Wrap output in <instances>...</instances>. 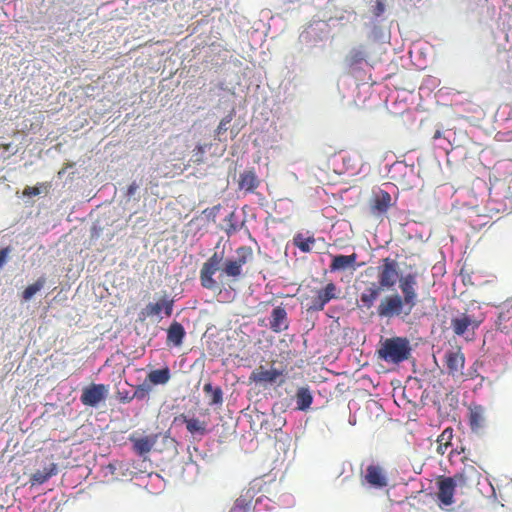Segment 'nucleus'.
<instances>
[{"instance_id":"obj_13","label":"nucleus","mask_w":512,"mask_h":512,"mask_svg":"<svg viewBox=\"0 0 512 512\" xmlns=\"http://www.w3.org/2000/svg\"><path fill=\"white\" fill-rule=\"evenodd\" d=\"M358 255L352 253L350 255H334L329 265L330 272H340L348 269L356 270L360 264H357Z\"/></svg>"},{"instance_id":"obj_10","label":"nucleus","mask_w":512,"mask_h":512,"mask_svg":"<svg viewBox=\"0 0 512 512\" xmlns=\"http://www.w3.org/2000/svg\"><path fill=\"white\" fill-rule=\"evenodd\" d=\"M108 389L104 384H91L82 390L81 402L86 406L95 407L107 397Z\"/></svg>"},{"instance_id":"obj_25","label":"nucleus","mask_w":512,"mask_h":512,"mask_svg":"<svg viewBox=\"0 0 512 512\" xmlns=\"http://www.w3.org/2000/svg\"><path fill=\"white\" fill-rule=\"evenodd\" d=\"M57 474V465L55 463H50L49 466L44 467L42 470H37L31 476V481L33 484H43L49 478Z\"/></svg>"},{"instance_id":"obj_16","label":"nucleus","mask_w":512,"mask_h":512,"mask_svg":"<svg viewBox=\"0 0 512 512\" xmlns=\"http://www.w3.org/2000/svg\"><path fill=\"white\" fill-rule=\"evenodd\" d=\"M173 305L174 300L170 299L168 295L165 294L158 302L147 304L142 313L146 317H152L159 315L162 311H164L165 315L169 317L172 315Z\"/></svg>"},{"instance_id":"obj_29","label":"nucleus","mask_w":512,"mask_h":512,"mask_svg":"<svg viewBox=\"0 0 512 512\" xmlns=\"http://www.w3.org/2000/svg\"><path fill=\"white\" fill-rule=\"evenodd\" d=\"M222 274L227 277L238 279L242 275V266H240L234 259H227L224 262Z\"/></svg>"},{"instance_id":"obj_20","label":"nucleus","mask_w":512,"mask_h":512,"mask_svg":"<svg viewBox=\"0 0 512 512\" xmlns=\"http://www.w3.org/2000/svg\"><path fill=\"white\" fill-rule=\"evenodd\" d=\"M238 185L240 190L252 193L259 187L260 180L253 170H246L240 174Z\"/></svg>"},{"instance_id":"obj_9","label":"nucleus","mask_w":512,"mask_h":512,"mask_svg":"<svg viewBox=\"0 0 512 512\" xmlns=\"http://www.w3.org/2000/svg\"><path fill=\"white\" fill-rule=\"evenodd\" d=\"M444 364L447 368L448 374L454 378L463 376L465 366V356L458 347L456 350H450L445 353Z\"/></svg>"},{"instance_id":"obj_8","label":"nucleus","mask_w":512,"mask_h":512,"mask_svg":"<svg viewBox=\"0 0 512 512\" xmlns=\"http://www.w3.org/2000/svg\"><path fill=\"white\" fill-rule=\"evenodd\" d=\"M362 483H367L370 487L383 489L388 485V477L385 469L378 464L367 466Z\"/></svg>"},{"instance_id":"obj_6","label":"nucleus","mask_w":512,"mask_h":512,"mask_svg":"<svg viewBox=\"0 0 512 512\" xmlns=\"http://www.w3.org/2000/svg\"><path fill=\"white\" fill-rule=\"evenodd\" d=\"M481 321L468 313H460L451 318L450 326L455 335L468 338V334H474Z\"/></svg>"},{"instance_id":"obj_26","label":"nucleus","mask_w":512,"mask_h":512,"mask_svg":"<svg viewBox=\"0 0 512 512\" xmlns=\"http://www.w3.org/2000/svg\"><path fill=\"white\" fill-rule=\"evenodd\" d=\"M171 378L170 369L168 367H164L162 369L152 370L147 375V379L153 385H164L168 383Z\"/></svg>"},{"instance_id":"obj_33","label":"nucleus","mask_w":512,"mask_h":512,"mask_svg":"<svg viewBox=\"0 0 512 512\" xmlns=\"http://www.w3.org/2000/svg\"><path fill=\"white\" fill-rule=\"evenodd\" d=\"M364 58L365 56L362 51L352 50L350 54L347 56V62L350 66H354L364 61Z\"/></svg>"},{"instance_id":"obj_23","label":"nucleus","mask_w":512,"mask_h":512,"mask_svg":"<svg viewBox=\"0 0 512 512\" xmlns=\"http://www.w3.org/2000/svg\"><path fill=\"white\" fill-rule=\"evenodd\" d=\"M295 399L297 409L301 411H307L313 402L312 393L307 386H302L297 389Z\"/></svg>"},{"instance_id":"obj_7","label":"nucleus","mask_w":512,"mask_h":512,"mask_svg":"<svg viewBox=\"0 0 512 512\" xmlns=\"http://www.w3.org/2000/svg\"><path fill=\"white\" fill-rule=\"evenodd\" d=\"M393 201L390 193L383 189L374 190L369 199L370 214L382 218L392 207Z\"/></svg>"},{"instance_id":"obj_42","label":"nucleus","mask_w":512,"mask_h":512,"mask_svg":"<svg viewBox=\"0 0 512 512\" xmlns=\"http://www.w3.org/2000/svg\"><path fill=\"white\" fill-rule=\"evenodd\" d=\"M0 148H3L4 150H9L10 149V144L7 143V144H1L0 145Z\"/></svg>"},{"instance_id":"obj_24","label":"nucleus","mask_w":512,"mask_h":512,"mask_svg":"<svg viewBox=\"0 0 512 512\" xmlns=\"http://www.w3.org/2000/svg\"><path fill=\"white\" fill-rule=\"evenodd\" d=\"M183 419V422L186 424V428L188 432L195 435L198 434L200 436H203L207 433V424L205 421H201L198 418H188L185 415L181 416Z\"/></svg>"},{"instance_id":"obj_32","label":"nucleus","mask_w":512,"mask_h":512,"mask_svg":"<svg viewBox=\"0 0 512 512\" xmlns=\"http://www.w3.org/2000/svg\"><path fill=\"white\" fill-rule=\"evenodd\" d=\"M254 258L253 250L250 246H240L236 249V257L234 258L235 261L240 266H244L251 262Z\"/></svg>"},{"instance_id":"obj_11","label":"nucleus","mask_w":512,"mask_h":512,"mask_svg":"<svg viewBox=\"0 0 512 512\" xmlns=\"http://www.w3.org/2000/svg\"><path fill=\"white\" fill-rule=\"evenodd\" d=\"M316 293L309 310L321 311L328 302L337 298V286L330 282Z\"/></svg>"},{"instance_id":"obj_30","label":"nucleus","mask_w":512,"mask_h":512,"mask_svg":"<svg viewBox=\"0 0 512 512\" xmlns=\"http://www.w3.org/2000/svg\"><path fill=\"white\" fill-rule=\"evenodd\" d=\"M453 437L452 428H446L437 439V452L440 455H444L447 451V448L451 445L450 441Z\"/></svg>"},{"instance_id":"obj_3","label":"nucleus","mask_w":512,"mask_h":512,"mask_svg":"<svg viewBox=\"0 0 512 512\" xmlns=\"http://www.w3.org/2000/svg\"><path fill=\"white\" fill-rule=\"evenodd\" d=\"M222 259V255L215 252L203 263L200 270V282L203 288L208 290H215L218 288L217 281L213 276L220 269Z\"/></svg>"},{"instance_id":"obj_1","label":"nucleus","mask_w":512,"mask_h":512,"mask_svg":"<svg viewBox=\"0 0 512 512\" xmlns=\"http://www.w3.org/2000/svg\"><path fill=\"white\" fill-rule=\"evenodd\" d=\"M377 355L379 359L387 363H402L408 360L411 355L410 342L405 337L387 338L381 342Z\"/></svg>"},{"instance_id":"obj_28","label":"nucleus","mask_w":512,"mask_h":512,"mask_svg":"<svg viewBox=\"0 0 512 512\" xmlns=\"http://www.w3.org/2000/svg\"><path fill=\"white\" fill-rule=\"evenodd\" d=\"M315 242L316 240L313 236L305 237L301 233H298L293 237V244L304 253H309Z\"/></svg>"},{"instance_id":"obj_14","label":"nucleus","mask_w":512,"mask_h":512,"mask_svg":"<svg viewBox=\"0 0 512 512\" xmlns=\"http://www.w3.org/2000/svg\"><path fill=\"white\" fill-rule=\"evenodd\" d=\"M478 476L479 472L477 469L472 465H468L450 478L452 479V484L455 486V489L459 488L463 490L470 487Z\"/></svg>"},{"instance_id":"obj_31","label":"nucleus","mask_w":512,"mask_h":512,"mask_svg":"<svg viewBox=\"0 0 512 512\" xmlns=\"http://www.w3.org/2000/svg\"><path fill=\"white\" fill-rule=\"evenodd\" d=\"M46 284L44 276L39 277L33 284L28 285L22 292V299L29 301L37 292H39Z\"/></svg>"},{"instance_id":"obj_39","label":"nucleus","mask_w":512,"mask_h":512,"mask_svg":"<svg viewBox=\"0 0 512 512\" xmlns=\"http://www.w3.org/2000/svg\"><path fill=\"white\" fill-rule=\"evenodd\" d=\"M230 121H231V118H228V117L223 118V119L220 121V123H219V125H218V128H217L218 133H221L222 131H226V130H227L226 125H227L228 123H230Z\"/></svg>"},{"instance_id":"obj_41","label":"nucleus","mask_w":512,"mask_h":512,"mask_svg":"<svg viewBox=\"0 0 512 512\" xmlns=\"http://www.w3.org/2000/svg\"><path fill=\"white\" fill-rule=\"evenodd\" d=\"M196 149L198 151L197 154H200V156H202L204 154V149H203V147L201 145H198L196 147Z\"/></svg>"},{"instance_id":"obj_38","label":"nucleus","mask_w":512,"mask_h":512,"mask_svg":"<svg viewBox=\"0 0 512 512\" xmlns=\"http://www.w3.org/2000/svg\"><path fill=\"white\" fill-rule=\"evenodd\" d=\"M9 253L10 247H5L0 250V268L5 264Z\"/></svg>"},{"instance_id":"obj_36","label":"nucleus","mask_w":512,"mask_h":512,"mask_svg":"<svg viewBox=\"0 0 512 512\" xmlns=\"http://www.w3.org/2000/svg\"><path fill=\"white\" fill-rule=\"evenodd\" d=\"M117 396L121 403H129L134 399L128 391H118Z\"/></svg>"},{"instance_id":"obj_17","label":"nucleus","mask_w":512,"mask_h":512,"mask_svg":"<svg viewBox=\"0 0 512 512\" xmlns=\"http://www.w3.org/2000/svg\"><path fill=\"white\" fill-rule=\"evenodd\" d=\"M468 422L470 429L474 433L481 432L486 425V410L481 405H470Z\"/></svg>"},{"instance_id":"obj_15","label":"nucleus","mask_w":512,"mask_h":512,"mask_svg":"<svg viewBox=\"0 0 512 512\" xmlns=\"http://www.w3.org/2000/svg\"><path fill=\"white\" fill-rule=\"evenodd\" d=\"M159 436L160 434H151L144 437H137L133 434L130 435L129 441L132 443L133 451L139 456H144L153 449Z\"/></svg>"},{"instance_id":"obj_19","label":"nucleus","mask_w":512,"mask_h":512,"mask_svg":"<svg viewBox=\"0 0 512 512\" xmlns=\"http://www.w3.org/2000/svg\"><path fill=\"white\" fill-rule=\"evenodd\" d=\"M269 325L275 333L286 331L289 328L287 312L283 306H277L272 310Z\"/></svg>"},{"instance_id":"obj_40","label":"nucleus","mask_w":512,"mask_h":512,"mask_svg":"<svg viewBox=\"0 0 512 512\" xmlns=\"http://www.w3.org/2000/svg\"><path fill=\"white\" fill-rule=\"evenodd\" d=\"M137 186L135 185V183L131 184L128 188V194L129 195H133L134 194V191L136 190Z\"/></svg>"},{"instance_id":"obj_5","label":"nucleus","mask_w":512,"mask_h":512,"mask_svg":"<svg viewBox=\"0 0 512 512\" xmlns=\"http://www.w3.org/2000/svg\"><path fill=\"white\" fill-rule=\"evenodd\" d=\"M399 288L403 294L402 298L406 301V306L408 309L404 312L407 316L411 313L412 309L417 304V274L416 273H408L404 276H401L399 279Z\"/></svg>"},{"instance_id":"obj_2","label":"nucleus","mask_w":512,"mask_h":512,"mask_svg":"<svg viewBox=\"0 0 512 512\" xmlns=\"http://www.w3.org/2000/svg\"><path fill=\"white\" fill-rule=\"evenodd\" d=\"M399 265L395 259L386 257L381 260L377 267L378 286L381 290L392 289L399 281Z\"/></svg>"},{"instance_id":"obj_12","label":"nucleus","mask_w":512,"mask_h":512,"mask_svg":"<svg viewBox=\"0 0 512 512\" xmlns=\"http://www.w3.org/2000/svg\"><path fill=\"white\" fill-rule=\"evenodd\" d=\"M438 493L437 497L440 505L450 506L454 503L455 486L450 477L440 476L437 479Z\"/></svg>"},{"instance_id":"obj_35","label":"nucleus","mask_w":512,"mask_h":512,"mask_svg":"<svg viewBox=\"0 0 512 512\" xmlns=\"http://www.w3.org/2000/svg\"><path fill=\"white\" fill-rule=\"evenodd\" d=\"M40 193V188L37 186H26L23 190V195L27 197L37 196Z\"/></svg>"},{"instance_id":"obj_44","label":"nucleus","mask_w":512,"mask_h":512,"mask_svg":"<svg viewBox=\"0 0 512 512\" xmlns=\"http://www.w3.org/2000/svg\"><path fill=\"white\" fill-rule=\"evenodd\" d=\"M197 157H202V156H200V154H197ZM197 161H198V162H201V161H202V159H201V158H198V159H197Z\"/></svg>"},{"instance_id":"obj_21","label":"nucleus","mask_w":512,"mask_h":512,"mask_svg":"<svg viewBox=\"0 0 512 512\" xmlns=\"http://www.w3.org/2000/svg\"><path fill=\"white\" fill-rule=\"evenodd\" d=\"M186 332L181 323L174 321L167 330V343L178 347L183 343Z\"/></svg>"},{"instance_id":"obj_34","label":"nucleus","mask_w":512,"mask_h":512,"mask_svg":"<svg viewBox=\"0 0 512 512\" xmlns=\"http://www.w3.org/2000/svg\"><path fill=\"white\" fill-rule=\"evenodd\" d=\"M149 392V388L146 387L145 385H138L134 391V393L132 394L134 396V399H144L146 397V395L148 394Z\"/></svg>"},{"instance_id":"obj_27","label":"nucleus","mask_w":512,"mask_h":512,"mask_svg":"<svg viewBox=\"0 0 512 512\" xmlns=\"http://www.w3.org/2000/svg\"><path fill=\"white\" fill-rule=\"evenodd\" d=\"M203 391L207 396H210L209 405H221L223 403V391L221 387H213L212 384L206 383L203 387Z\"/></svg>"},{"instance_id":"obj_37","label":"nucleus","mask_w":512,"mask_h":512,"mask_svg":"<svg viewBox=\"0 0 512 512\" xmlns=\"http://www.w3.org/2000/svg\"><path fill=\"white\" fill-rule=\"evenodd\" d=\"M384 11H385L384 2L382 0H377L375 7H374V11H373L374 15L378 17L381 14H383Z\"/></svg>"},{"instance_id":"obj_4","label":"nucleus","mask_w":512,"mask_h":512,"mask_svg":"<svg viewBox=\"0 0 512 512\" xmlns=\"http://www.w3.org/2000/svg\"><path fill=\"white\" fill-rule=\"evenodd\" d=\"M406 301L398 293L385 296L377 306V315L380 318H392L403 313Z\"/></svg>"},{"instance_id":"obj_22","label":"nucleus","mask_w":512,"mask_h":512,"mask_svg":"<svg viewBox=\"0 0 512 512\" xmlns=\"http://www.w3.org/2000/svg\"><path fill=\"white\" fill-rule=\"evenodd\" d=\"M381 292L380 287H377L376 284H372L370 287L366 288L364 292L360 295V305L359 307L370 309L377 298L379 297Z\"/></svg>"},{"instance_id":"obj_18","label":"nucleus","mask_w":512,"mask_h":512,"mask_svg":"<svg viewBox=\"0 0 512 512\" xmlns=\"http://www.w3.org/2000/svg\"><path fill=\"white\" fill-rule=\"evenodd\" d=\"M282 374V370H278L276 368L266 370L263 366H260L251 372L249 380L256 384L274 383Z\"/></svg>"},{"instance_id":"obj_43","label":"nucleus","mask_w":512,"mask_h":512,"mask_svg":"<svg viewBox=\"0 0 512 512\" xmlns=\"http://www.w3.org/2000/svg\"><path fill=\"white\" fill-rule=\"evenodd\" d=\"M242 509L241 508H238V507H234L231 512H237V511H241Z\"/></svg>"}]
</instances>
